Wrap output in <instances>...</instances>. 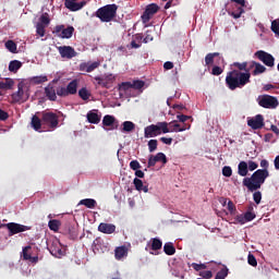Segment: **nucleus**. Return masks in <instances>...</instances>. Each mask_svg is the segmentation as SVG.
Wrapping results in <instances>:
<instances>
[{
  "label": "nucleus",
  "instance_id": "473e14b6",
  "mask_svg": "<svg viewBox=\"0 0 279 279\" xmlns=\"http://www.w3.org/2000/svg\"><path fill=\"white\" fill-rule=\"evenodd\" d=\"M136 129V124L132 121H124L122 123V132H134Z\"/></svg>",
  "mask_w": 279,
  "mask_h": 279
},
{
  "label": "nucleus",
  "instance_id": "1a4fd4ad",
  "mask_svg": "<svg viewBox=\"0 0 279 279\" xmlns=\"http://www.w3.org/2000/svg\"><path fill=\"white\" fill-rule=\"evenodd\" d=\"M255 58L259 59L265 66H274L276 64V58L269 52L264 50H258L255 52Z\"/></svg>",
  "mask_w": 279,
  "mask_h": 279
},
{
  "label": "nucleus",
  "instance_id": "ea45409f",
  "mask_svg": "<svg viewBox=\"0 0 279 279\" xmlns=\"http://www.w3.org/2000/svg\"><path fill=\"white\" fill-rule=\"evenodd\" d=\"M144 87H145L144 81L135 80L131 82V88H133L134 90H141Z\"/></svg>",
  "mask_w": 279,
  "mask_h": 279
},
{
  "label": "nucleus",
  "instance_id": "393cba45",
  "mask_svg": "<svg viewBox=\"0 0 279 279\" xmlns=\"http://www.w3.org/2000/svg\"><path fill=\"white\" fill-rule=\"evenodd\" d=\"M57 95L59 97H66L71 95V83H69L66 87H58L57 85Z\"/></svg>",
  "mask_w": 279,
  "mask_h": 279
},
{
  "label": "nucleus",
  "instance_id": "49530a36",
  "mask_svg": "<svg viewBox=\"0 0 279 279\" xmlns=\"http://www.w3.org/2000/svg\"><path fill=\"white\" fill-rule=\"evenodd\" d=\"M247 62H242V63H239V62H234L233 65L239 69L238 71H244V73H250V70H247Z\"/></svg>",
  "mask_w": 279,
  "mask_h": 279
},
{
  "label": "nucleus",
  "instance_id": "f704fd0d",
  "mask_svg": "<svg viewBox=\"0 0 279 279\" xmlns=\"http://www.w3.org/2000/svg\"><path fill=\"white\" fill-rule=\"evenodd\" d=\"M60 226L61 223L58 219H52L48 222V228L52 230V232H58L60 230Z\"/></svg>",
  "mask_w": 279,
  "mask_h": 279
},
{
  "label": "nucleus",
  "instance_id": "5701e85b",
  "mask_svg": "<svg viewBox=\"0 0 279 279\" xmlns=\"http://www.w3.org/2000/svg\"><path fill=\"white\" fill-rule=\"evenodd\" d=\"M133 184L136 189V191H143L144 193H149V187L145 184H143V180L135 178L133 180Z\"/></svg>",
  "mask_w": 279,
  "mask_h": 279
},
{
  "label": "nucleus",
  "instance_id": "79ce46f5",
  "mask_svg": "<svg viewBox=\"0 0 279 279\" xmlns=\"http://www.w3.org/2000/svg\"><path fill=\"white\" fill-rule=\"evenodd\" d=\"M254 207H250V209L244 214V218L247 221H254L256 219V214H254Z\"/></svg>",
  "mask_w": 279,
  "mask_h": 279
},
{
  "label": "nucleus",
  "instance_id": "7ed1b4c3",
  "mask_svg": "<svg viewBox=\"0 0 279 279\" xmlns=\"http://www.w3.org/2000/svg\"><path fill=\"white\" fill-rule=\"evenodd\" d=\"M117 10L119 7L117 4H106L105 7L99 8L95 15L101 23H111L117 17Z\"/></svg>",
  "mask_w": 279,
  "mask_h": 279
},
{
  "label": "nucleus",
  "instance_id": "3c124183",
  "mask_svg": "<svg viewBox=\"0 0 279 279\" xmlns=\"http://www.w3.org/2000/svg\"><path fill=\"white\" fill-rule=\"evenodd\" d=\"M247 263H248V265H251V267H257L258 266V262L256 260V257L252 254H248Z\"/></svg>",
  "mask_w": 279,
  "mask_h": 279
},
{
  "label": "nucleus",
  "instance_id": "a19ab883",
  "mask_svg": "<svg viewBox=\"0 0 279 279\" xmlns=\"http://www.w3.org/2000/svg\"><path fill=\"white\" fill-rule=\"evenodd\" d=\"M22 258L23 260H28V258H32V246H25L22 251Z\"/></svg>",
  "mask_w": 279,
  "mask_h": 279
},
{
  "label": "nucleus",
  "instance_id": "c03bdc74",
  "mask_svg": "<svg viewBox=\"0 0 279 279\" xmlns=\"http://www.w3.org/2000/svg\"><path fill=\"white\" fill-rule=\"evenodd\" d=\"M265 71H267V68H265V65L257 62L253 71V75H260V73H265Z\"/></svg>",
  "mask_w": 279,
  "mask_h": 279
},
{
  "label": "nucleus",
  "instance_id": "9d476101",
  "mask_svg": "<svg viewBox=\"0 0 279 279\" xmlns=\"http://www.w3.org/2000/svg\"><path fill=\"white\" fill-rule=\"evenodd\" d=\"M4 226L9 230V236H14V234H20V232H27V230H32V227L16 222H9Z\"/></svg>",
  "mask_w": 279,
  "mask_h": 279
},
{
  "label": "nucleus",
  "instance_id": "0eeeda50",
  "mask_svg": "<svg viewBox=\"0 0 279 279\" xmlns=\"http://www.w3.org/2000/svg\"><path fill=\"white\" fill-rule=\"evenodd\" d=\"M94 80L102 88H112V84L117 82V76L113 74H104L101 76H95Z\"/></svg>",
  "mask_w": 279,
  "mask_h": 279
},
{
  "label": "nucleus",
  "instance_id": "052dcab7",
  "mask_svg": "<svg viewBox=\"0 0 279 279\" xmlns=\"http://www.w3.org/2000/svg\"><path fill=\"white\" fill-rule=\"evenodd\" d=\"M253 199L255 204H260V199H263V194L260 192H255L253 194Z\"/></svg>",
  "mask_w": 279,
  "mask_h": 279
},
{
  "label": "nucleus",
  "instance_id": "6e6d98bb",
  "mask_svg": "<svg viewBox=\"0 0 279 279\" xmlns=\"http://www.w3.org/2000/svg\"><path fill=\"white\" fill-rule=\"evenodd\" d=\"M248 171H256V169H258V165L256 163V161H252L250 160L248 162H246Z\"/></svg>",
  "mask_w": 279,
  "mask_h": 279
},
{
  "label": "nucleus",
  "instance_id": "dca6fc26",
  "mask_svg": "<svg viewBox=\"0 0 279 279\" xmlns=\"http://www.w3.org/2000/svg\"><path fill=\"white\" fill-rule=\"evenodd\" d=\"M101 66V62L94 61V62H83L80 64V71H85V73H93L95 69H99Z\"/></svg>",
  "mask_w": 279,
  "mask_h": 279
},
{
  "label": "nucleus",
  "instance_id": "39448f33",
  "mask_svg": "<svg viewBox=\"0 0 279 279\" xmlns=\"http://www.w3.org/2000/svg\"><path fill=\"white\" fill-rule=\"evenodd\" d=\"M257 102L260 108H266L268 110H274L277 106H279L278 98L271 95L258 96Z\"/></svg>",
  "mask_w": 279,
  "mask_h": 279
},
{
  "label": "nucleus",
  "instance_id": "2eb2a0df",
  "mask_svg": "<svg viewBox=\"0 0 279 279\" xmlns=\"http://www.w3.org/2000/svg\"><path fill=\"white\" fill-rule=\"evenodd\" d=\"M52 34L57 36L58 38H70L71 37V26H68L66 28L64 25H57Z\"/></svg>",
  "mask_w": 279,
  "mask_h": 279
},
{
  "label": "nucleus",
  "instance_id": "423d86ee",
  "mask_svg": "<svg viewBox=\"0 0 279 279\" xmlns=\"http://www.w3.org/2000/svg\"><path fill=\"white\" fill-rule=\"evenodd\" d=\"M43 125H47L49 130H56L60 121L58 120V114L53 112H43L41 113Z\"/></svg>",
  "mask_w": 279,
  "mask_h": 279
},
{
  "label": "nucleus",
  "instance_id": "9b49d317",
  "mask_svg": "<svg viewBox=\"0 0 279 279\" xmlns=\"http://www.w3.org/2000/svg\"><path fill=\"white\" fill-rule=\"evenodd\" d=\"M158 10H160V7L156 3L148 4L142 15L143 23H149L155 14H158Z\"/></svg>",
  "mask_w": 279,
  "mask_h": 279
},
{
  "label": "nucleus",
  "instance_id": "f8f14e48",
  "mask_svg": "<svg viewBox=\"0 0 279 279\" xmlns=\"http://www.w3.org/2000/svg\"><path fill=\"white\" fill-rule=\"evenodd\" d=\"M57 84L58 81H52L45 87V95L49 101H56L58 99Z\"/></svg>",
  "mask_w": 279,
  "mask_h": 279
},
{
  "label": "nucleus",
  "instance_id": "8fccbe9b",
  "mask_svg": "<svg viewBox=\"0 0 279 279\" xmlns=\"http://www.w3.org/2000/svg\"><path fill=\"white\" fill-rule=\"evenodd\" d=\"M222 175L225 178H231L232 177V168L230 166H225L222 168Z\"/></svg>",
  "mask_w": 279,
  "mask_h": 279
},
{
  "label": "nucleus",
  "instance_id": "5fc2aeb1",
  "mask_svg": "<svg viewBox=\"0 0 279 279\" xmlns=\"http://www.w3.org/2000/svg\"><path fill=\"white\" fill-rule=\"evenodd\" d=\"M130 169H132L133 171H138V169H141V163L138 162V160H132L130 162Z\"/></svg>",
  "mask_w": 279,
  "mask_h": 279
},
{
  "label": "nucleus",
  "instance_id": "c85d7f7f",
  "mask_svg": "<svg viewBox=\"0 0 279 279\" xmlns=\"http://www.w3.org/2000/svg\"><path fill=\"white\" fill-rule=\"evenodd\" d=\"M116 122L117 119L110 114L105 116L102 119V125H105V128H112V125H114Z\"/></svg>",
  "mask_w": 279,
  "mask_h": 279
},
{
  "label": "nucleus",
  "instance_id": "a18cd8bd",
  "mask_svg": "<svg viewBox=\"0 0 279 279\" xmlns=\"http://www.w3.org/2000/svg\"><path fill=\"white\" fill-rule=\"evenodd\" d=\"M158 149V140H150L148 141V151L154 154Z\"/></svg>",
  "mask_w": 279,
  "mask_h": 279
},
{
  "label": "nucleus",
  "instance_id": "b1692460",
  "mask_svg": "<svg viewBox=\"0 0 279 279\" xmlns=\"http://www.w3.org/2000/svg\"><path fill=\"white\" fill-rule=\"evenodd\" d=\"M114 256L117 260H121L124 256H128V247L119 246L114 250Z\"/></svg>",
  "mask_w": 279,
  "mask_h": 279
},
{
  "label": "nucleus",
  "instance_id": "4468645a",
  "mask_svg": "<svg viewBox=\"0 0 279 279\" xmlns=\"http://www.w3.org/2000/svg\"><path fill=\"white\" fill-rule=\"evenodd\" d=\"M156 162H162V165H167V155H165V153H158L156 156L150 155L148 158L147 168L150 169V167H156Z\"/></svg>",
  "mask_w": 279,
  "mask_h": 279
},
{
  "label": "nucleus",
  "instance_id": "4d7b16f0",
  "mask_svg": "<svg viewBox=\"0 0 279 279\" xmlns=\"http://www.w3.org/2000/svg\"><path fill=\"white\" fill-rule=\"evenodd\" d=\"M223 73V69H221L219 65H215L211 69V75H221Z\"/></svg>",
  "mask_w": 279,
  "mask_h": 279
},
{
  "label": "nucleus",
  "instance_id": "c9c22d12",
  "mask_svg": "<svg viewBox=\"0 0 279 279\" xmlns=\"http://www.w3.org/2000/svg\"><path fill=\"white\" fill-rule=\"evenodd\" d=\"M169 128H170L169 132H185V130H186V126L180 128L179 123L173 124V122L169 123Z\"/></svg>",
  "mask_w": 279,
  "mask_h": 279
},
{
  "label": "nucleus",
  "instance_id": "e2e57ef3",
  "mask_svg": "<svg viewBox=\"0 0 279 279\" xmlns=\"http://www.w3.org/2000/svg\"><path fill=\"white\" fill-rule=\"evenodd\" d=\"M245 11L243 10V8H239L238 11H234L231 13V15L233 16V19H241V14H243Z\"/></svg>",
  "mask_w": 279,
  "mask_h": 279
},
{
  "label": "nucleus",
  "instance_id": "58836bf2",
  "mask_svg": "<svg viewBox=\"0 0 279 279\" xmlns=\"http://www.w3.org/2000/svg\"><path fill=\"white\" fill-rule=\"evenodd\" d=\"M50 23H51V20L49 19V14L44 13V14L39 17V22H38L37 24H38V25H45V27H48Z\"/></svg>",
  "mask_w": 279,
  "mask_h": 279
},
{
  "label": "nucleus",
  "instance_id": "338daca9",
  "mask_svg": "<svg viewBox=\"0 0 279 279\" xmlns=\"http://www.w3.org/2000/svg\"><path fill=\"white\" fill-rule=\"evenodd\" d=\"M228 210H229V213H231V215H232V213L236 211V207L234 206V203H232V201L228 202Z\"/></svg>",
  "mask_w": 279,
  "mask_h": 279
},
{
  "label": "nucleus",
  "instance_id": "de8ad7c7",
  "mask_svg": "<svg viewBox=\"0 0 279 279\" xmlns=\"http://www.w3.org/2000/svg\"><path fill=\"white\" fill-rule=\"evenodd\" d=\"M104 239L101 238H96L93 242V246L95 247V250H104Z\"/></svg>",
  "mask_w": 279,
  "mask_h": 279
},
{
  "label": "nucleus",
  "instance_id": "72a5a7b5",
  "mask_svg": "<svg viewBox=\"0 0 279 279\" xmlns=\"http://www.w3.org/2000/svg\"><path fill=\"white\" fill-rule=\"evenodd\" d=\"M163 252L167 256H173L175 254V246H173V243L168 242L163 245Z\"/></svg>",
  "mask_w": 279,
  "mask_h": 279
},
{
  "label": "nucleus",
  "instance_id": "09e8293b",
  "mask_svg": "<svg viewBox=\"0 0 279 279\" xmlns=\"http://www.w3.org/2000/svg\"><path fill=\"white\" fill-rule=\"evenodd\" d=\"M47 26L43 25V24H37L36 25V34L38 36H40L43 38V36H45V29Z\"/></svg>",
  "mask_w": 279,
  "mask_h": 279
},
{
  "label": "nucleus",
  "instance_id": "f3484780",
  "mask_svg": "<svg viewBox=\"0 0 279 279\" xmlns=\"http://www.w3.org/2000/svg\"><path fill=\"white\" fill-rule=\"evenodd\" d=\"M98 232H102V234H114V232H117V226L113 223L101 222L98 226Z\"/></svg>",
  "mask_w": 279,
  "mask_h": 279
},
{
  "label": "nucleus",
  "instance_id": "864d4df0",
  "mask_svg": "<svg viewBox=\"0 0 279 279\" xmlns=\"http://www.w3.org/2000/svg\"><path fill=\"white\" fill-rule=\"evenodd\" d=\"M151 40H154V35H151V31H146L143 43L147 44L151 43Z\"/></svg>",
  "mask_w": 279,
  "mask_h": 279
},
{
  "label": "nucleus",
  "instance_id": "cd10ccee",
  "mask_svg": "<svg viewBox=\"0 0 279 279\" xmlns=\"http://www.w3.org/2000/svg\"><path fill=\"white\" fill-rule=\"evenodd\" d=\"M215 58H219V52H209L205 57V66H210L215 63Z\"/></svg>",
  "mask_w": 279,
  "mask_h": 279
},
{
  "label": "nucleus",
  "instance_id": "a211bd4d",
  "mask_svg": "<svg viewBox=\"0 0 279 279\" xmlns=\"http://www.w3.org/2000/svg\"><path fill=\"white\" fill-rule=\"evenodd\" d=\"M130 89H132V82H122L118 85L120 97L126 95Z\"/></svg>",
  "mask_w": 279,
  "mask_h": 279
},
{
  "label": "nucleus",
  "instance_id": "6e6552de",
  "mask_svg": "<svg viewBox=\"0 0 279 279\" xmlns=\"http://www.w3.org/2000/svg\"><path fill=\"white\" fill-rule=\"evenodd\" d=\"M11 98L14 101V104H19L21 101H27V99H29V94L25 92V84L19 83L17 92L13 93L11 95Z\"/></svg>",
  "mask_w": 279,
  "mask_h": 279
},
{
  "label": "nucleus",
  "instance_id": "412c9836",
  "mask_svg": "<svg viewBox=\"0 0 279 279\" xmlns=\"http://www.w3.org/2000/svg\"><path fill=\"white\" fill-rule=\"evenodd\" d=\"M61 58H66L71 60V46H59L57 47Z\"/></svg>",
  "mask_w": 279,
  "mask_h": 279
},
{
  "label": "nucleus",
  "instance_id": "680f3d73",
  "mask_svg": "<svg viewBox=\"0 0 279 279\" xmlns=\"http://www.w3.org/2000/svg\"><path fill=\"white\" fill-rule=\"evenodd\" d=\"M192 267L195 269V271H202V269H206V264L193 263Z\"/></svg>",
  "mask_w": 279,
  "mask_h": 279
},
{
  "label": "nucleus",
  "instance_id": "20e7f679",
  "mask_svg": "<svg viewBox=\"0 0 279 279\" xmlns=\"http://www.w3.org/2000/svg\"><path fill=\"white\" fill-rule=\"evenodd\" d=\"M160 134H169V123L158 122L157 124H150L144 129L145 138H156Z\"/></svg>",
  "mask_w": 279,
  "mask_h": 279
},
{
  "label": "nucleus",
  "instance_id": "4c0bfd02",
  "mask_svg": "<svg viewBox=\"0 0 279 279\" xmlns=\"http://www.w3.org/2000/svg\"><path fill=\"white\" fill-rule=\"evenodd\" d=\"M78 96L81 97V99H83V101H88V99L90 98V93L86 87H83L78 90Z\"/></svg>",
  "mask_w": 279,
  "mask_h": 279
},
{
  "label": "nucleus",
  "instance_id": "bf43d9fd",
  "mask_svg": "<svg viewBox=\"0 0 279 279\" xmlns=\"http://www.w3.org/2000/svg\"><path fill=\"white\" fill-rule=\"evenodd\" d=\"M8 119H10V113L3 109H0V121H8Z\"/></svg>",
  "mask_w": 279,
  "mask_h": 279
},
{
  "label": "nucleus",
  "instance_id": "7c9ffc66",
  "mask_svg": "<svg viewBox=\"0 0 279 279\" xmlns=\"http://www.w3.org/2000/svg\"><path fill=\"white\" fill-rule=\"evenodd\" d=\"M5 49H8V51H10V53H19L17 46L16 43H14V40L9 39L8 41H5L4 44Z\"/></svg>",
  "mask_w": 279,
  "mask_h": 279
},
{
  "label": "nucleus",
  "instance_id": "37998d69",
  "mask_svg": "<svg viewBox=\"0 0 279 279\" xmlns=\"http://www.w3.org/2000/svg\"><path fill=\"white\" fill-rule=\"evenodd\" d=\"M228 267L223 266V268L216 274L215 279H226L228 278Z\"/></svg>",
  "mask_w": 279,
  "mask_h": 279
},
{
  "label": "nucleus",
  "instance_id": "bb28decb",
  "mask_svg": "<svg viewBox=\"0 0 279 279\" xmlns=\"http://www.w3.org/2000/svg\"><path fill=\"white\" fill-rule=\"evenodd\" d=\"M248 168H247V162L246 161H240L238 165V173L242 177L245 178L248 173Z\"/></svg>",
  "mask_w": 279,
  "mask_h": 279
},
{
  "label": "nucleus",
  "instance_id": "a878e982",
  "mask_svg": "<svg viewBox=\"0 0 279 279\" xmlns=\"http://www.w3.org/2000/svg\"><path fill=\"white\" fill-rule=\"evenodd\" d=\"M31 124L36 132H39V130L43 129V118L40 119L38 116H33Z\"/></svg>",
  "mask_w": 279,
  "mask_h": 279
},
{
  "label": "nucleus",
  "instance_id": "2f4dec72",
  "mask_svg": "<svg viewBox=\"0 0 279 279\" xmlns=\"http://www.w3.org/2000/svg\"><path fill=\"white\" fill-rule=\"evenodd\" d=\"M81 206H85L86 208H95L97 206V201L94 198H85L80 202Z\"/></svg>",
  "mask_w": 279,
  "mask_h": 279
},
{
  "label": "nucleus",
  "instance_id": "e433bc0d",
  "mask_svg": "<svg viewBox=\"0 0 279 279\" xmlns=\"http://www.w3.org/2000/svg\"><path fill=\"white\" fill-rule=\"evenodd\" d=\"M151 250L154 252H156L158 250H162V241H160V239H158V238H154L151 240Z\"/></svg>",
  "mask_w": 279,
  "mask_h": 279
},
{
  "label": "nucleus",
  "instance_id": "774afa93",
  "mask_svg": "<svg viewBox=\"0 0 279 279\" xmlns=\"http://www.w3.org/2000/svg\"><path fill=\"white\" fill-rule=\"evenodd\" d=\"M160 141L165 145H171L173 143V138H171V137H160Z\"/></svg>",
  "mask_w": 279,
  "mask_h": 279
},
{
  "label": "nucleus",
  "instance_id": "0e129e2a",
  "mask_svg": "<svg viewBox=\"0 0 279 279\" xmlns=\"http://www.w3.org/2000/svg\"><path fill=\"white\" fill-rule=\"evenodd\" d=\"M177 119H178L181 123H186V121H189V119H192V118H191V116L179 114V116H177Z\"/></svg>",
  "mask_w": 279,
  "mask_h": 279
},
{
  "label": "nucleus",
  "instance_id": "f257e3e1",
  "mask_svg": "<svg viewBox=\"0 0 279 279\" xmlns=\"http://www.w3.org/2000/svg\"><path fill=\"white\" fill-rule=\"evenodd\" d=\"M262 169L256 170L251 178L243 179V186H246L248 191L254 193V191H258L265 184V180L269 177V161L263 159L260 161Z\"/></svg>",
  "mask_w": 279,
  "mask_h": 279
},
{
  "label": "nucleus",
  "instance_id": "603ef678",
  "mask_svg": "<svg viewBox=\"0 0 279 279\" xmlns=\"http://www.w3.org/2000/svg\"><path fill=\"white\" fill-rule=\"evenodd\" d=\"M47 76H34L32 82L34 84H45V82H47Z\"/></svg>",
  "mask_w": 279,
  "mask_h": 279
},
{
  "label": "nucleus",
  "instance_id": "ddd939ff",
  "mask_svg": "<svg viewBox=\"0 0 279 279\" xmlns=\"http://www.w3.org/2000/svg\"><path fill=\"white\" fill-rule=\"evenodd\" d=\"M247 126L252 130H263L265 128V118L263 114H257L247 121Z\"/></svg>",
  "mask_w": 279,
  "mask_h": 279
},
{
  "label": "nucleus",
  "instance_id": "c756f323",
  "mask_svg": "<svg viewBox=\"0 0 279 279\" xmlns=\"http://www.w3.org/2000/svg\"><path fill=\"white\" fill-rule=\"evenodd\" d=\"M21 66H23V63L19 60H13L9 63V71L11 73H16L19 71V69H21Z\"/></svg>",
  "mask_w": 279,
  "mask_h": 279
},
{
  "label": "nucleus",
  "instance_id": "f03ea898",
  "mask_svg": "<svg viewBox=\"0 0 279 279\" xmlns=\"http://www.w3.org/2000/svg\"><path fill=\"white\" fill-rule=\"evenodd\" d=\"M251 73H243L239 70H233L227 73L226 85L229 90H236V88H243L246 84H250Z\"/></svg>",
  "mask_w": 279,
  "mask_h": 279
},
{
  "label": "nucleus",
  "instance_id": "aec40b11",
  "mask_svg": "<svg viewBox=\"0 0 279 279\" xmlns=\"http://www.w3.org/2000/svg\"><path fill=\"white\" fill-rule=\"evenodd\" d=\"M14 87V80L12 78H5V82L0 81V90H12ZM1 92H0V97H1Z\"/></svg>",
  "mask_w": 279,
  "mask_h": 279
},
{
  "label": "nucleus",
  "instance_id": "13d9d810",
  "mask_svg": "<svg viewBox=\"0 0 279 279\" xmlns=\"http://www.w3.org/2000/svg\"><path fill=\"white\" fill-rule=\"evenodd\" d=\"M77 94V80L71 82V95Z\"/></svg>",
  "mask_w": 279,
  "mask_h": 279
},
{
  "label": "nucleus",
  "instance_id": "69168bd1",
  "mask_svg": "<svg viewBox=\"0 0 279 279\" xmlns=\"http://www.w3.org/2000/svg\"><path fill=\"white\" fill-rule=\"evenodd\" d=\"M201 276H202L203 278L210 279V278H213V271H210V270H204V271L201 272Z\"/></svg>",
  "mask_w": 279,
  "mask_h": 279
},
{
  "label": "nucleus",
  "instance_id": "6ab92c4d",
  "mask_svg": "<svg viewBox=\"0 0 279 279\" xmlns=\"http://www.w3.org/2000/svg\"><path fill=\"white\" fill-rule=\"evenodd\" d=\"M87 3L88 1L86 0H82L80 2H77V0H71V12H80V10H82V8H84Z\"/></svg>",
  "mask_w": 279,
  "mask_h": 279
},
{
  "label": "nucleus",
  "instance_id": "4be33fe9",
  "mask_svg": "<svg viewBox=\"0 0 279 279\" xmlns=\"http://www.w3.org/2000/svg\"><path fill=\"white\" fill-rule=\"evenodd\" d=\"M87 121L88 123H93L94 125H97L101 121V116H98L97 112L95 111H89L87 113Z\"/></svg>",
  "mask_w": 279,
  "mask_h": 279
}]
</instances>
